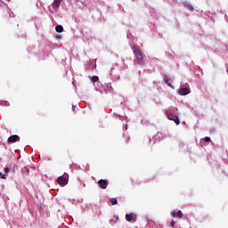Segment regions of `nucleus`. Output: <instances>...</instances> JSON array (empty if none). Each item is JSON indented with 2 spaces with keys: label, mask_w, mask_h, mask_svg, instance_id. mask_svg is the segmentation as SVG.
Returning a JSON list of instances; mask_svg holds the SVG:
<instances>
[{
  "label": "nucleus",
  "mask_w": 228,
  "mask_h": 228,
  "mask_svg": "<svg viewBox=\"0 0 228 228\" xmlns=\"http://www.w3.org/2000/svg\"><path fill=\"white\" fill-rule=\"evenodd\" d=\"M132 51L136 58L137 65H143V52H142V49L138 45H134L132 47Z\"/></svg>",
  "instance_id": "nucleus-1"
},
{
  "label": "nucleus",
  "mask_w": 228,
  "mask_h": 228,
  "mask_svg": "<svg viewBox=\"0 0 228 228\" xmlns=\"http://www.w3.org/2000/svg\"><path fill=\"white\" fill-rule=\"evenodd\" d=\"M166 115L168 120H173V122L175 123L176 126H179V124H181V121L179 120V117L168 112V110L166 111Z\"/></svg>",
  "instance_id": "nucleus-2"
},
{
  "label": "nucleus",
  "mask_w": 228,
  "mask_h": 228,
  "mask_svg": "<svg viewBox=\"0 0 228 228\" xmlns=\"http://www.w3.org/2000/svg\"><path fill=\"white\" fill-rule=\"evenodd\" d=\"M57 181H58V183L61 184V186H65L69 183V176L68 175L59 176Z\"/></svg>",
  "instance_id": "nucleus-3"
},
{
  "label": "nucleus",
  "mask_w": 228,
  "mask_h": 228,
  "mask_svg": "<svg viewBox=\"0 0 228 228\" xmlns=\"http://www.w3.org/2000/svg\"><path fill=\"white\" fill-rule=\"evenodd\" d=\"M109 184H110V182H108V180L101 179L98 181V186L102 188V190H106Z\"/></svg>",
  "instance_id": "nucleus-4"
},
{
  "label": "nucleus",
  "mask_w": 228,
  "mask_h": 228,
  "mask_svg": "<svg viewBox=\"0 0 228 228\" xmlns=\"http://www.w3.org/2000/svg\"><path fill=\"white\" fill-rule=\"evenodd\" d=\"M8 143H15L17 142H20V137L17 134L14 135H11L8 139H7Z\"/></svg>",
  "instance_id": "nucleus-5"
},
{
  "label": "nucleus",
  "mask_w": 228,
  "mask_h": 228,
  "mask_svg": "<svg viewBox=\"0 0 228 228\" xmlns=\"http://www.w3.org/2000/svg\"><path fill=\"white\" fill-rule=\"evenodd\" d=\"M178 94L180 95H188V94H190V88L182 87L181 89H179Z\"/></svg>",
  "instance_id": "nucleus-6"
},
{
  "label": "nucleus",
  "mask_w": 228,
  "mask_h": 228,
  "mask_svg": "<svg viewBox=\"0 0 228 228\" xmlns=\"http://www.w3.org/2000/svg\"><path fill=\"white\" fill-rule=\"evenodd\" d=\"M126 220L127 222H132L133 220H136V215L131 213V214H126Z\"/></svg>",
  "instance_id": "nucleus-7"
},
{
  "label": "nucleus",
  "mask_w": 228,
  "mask_h": 228,
  "mask_svg": "<svg viewBox=\"0 0 228 228\" xmlns=\"http://www.w3.org/2000/svg\"><path fill=\"white\" fill-rule=\"evenodd\" d=\"M60 4H61V0H54L53 3V8L54 10H58V8H60Z\"/></svg>",
  "instance_id": "nucleus-8"
},
{
  "label": "nucleus",
  "mask_w": 228,
  "mask_h": 228,
  "mask_svg": "<svg viewBox=\"0 0 228 228\" xmlns=\"http://www.w3.org/2000/svg\"><path fill=\"white\" fill-rule=\"evenodd\" d=\"M183 6H185V8L189 9L190 12H193V6L191 5V4H190L188 2H184Z\"/></svg>",
  "instance_id": "nucleus-9"
},
{
  "label": "nucleus",
  "mask_w": 228,
  "mask_h": 228,
  "mask_svg": "<svg viewBox=\"0 0 228 228\" xmlns=\"http://www.w3.org/2000/svg\"><path fill=\"white\" fill-rule=\"evenodd\" d=\"M55 31H56L57 33H63V26H61V25H57V26L55 27Z\"/></svg>",
  "instance_id": "nucleus-10"
},
{
  "label": "nucleus",
  "mask_w": 228,
  "mask_h": 228,
  "mask_svg": "<svg viewBox=\"0 0 228 228\" xmlns=\"http://www.w3.org/2000/svg\"><path fill=\"white\" fill-rule=\"evenodd\" d=\"M164 81L165 83H167V86H170L172 88V83H170V78H168V77H164Z\"/></svg>",
  "instance_id": "nucleus-11"
},
{
  "label": "nucleus",
  "mask_w": 228,
  "mask_h": 228,
  "mask_svg": "<svg viewBox=\"0 0 228 228\" xmlns=\"http://www.w3.org/2000/svg\"><path fill=\"white\" fill-rule=\"evenodd\" d=\"M91 81H92L93 83H97V81H99V77H97V76H93V77H91Z\"/></svg>",
  "instance_id": "nucleus-12"
},
{
  "label": "nucleus",
  "mask_w": 228,
  "mask_h": 228,
  "mask_svg": "<svg viewBox=\"0 0 228 228\" xmlns=\"http://www.w3.org/2000/svg\"><path fill=\"white\" fill-rule=\"evenodd\" d=\"M117 202H118L117 199H115V198L110 199V203L112 206L117 205Z\"/></svg>",
  "instance_id": "nucleus-13"
},
{
  "label": "nucleus",
  "mask_w": 228,
  "mask_h": 228,
  "mask_svg": "<svg viewBox=\"0 0 228 228\" xmlns=\"http://www.w3.org/2000/svg\"><path fill=\"white\" fill-rule=\"evenodd\" d=\"M176 216H178V218H183V212H182L181 210H179V211L177 212Z\"/></svg>",
  "instance_id": "nucleus-14"
},
{
  "label": "nucleus",
  "mask_w": 228,
  "mask_h": 228,
  "mask_svg": "<svg viewBox=\"0 0 228 228\" xmlns=\"http://www.w3.org/2000/svg\"><path fill=\"white\" fill-rule=\"evenodd\" d=\"M1 179H6V175H3V173H0Z\"/></svg>",
  "instance_id": "nucleus-15"
},
{
  "label": "nucleus",
  "mask_w": 228,
  "mask_h": 228,
  "mask_svg": "<svg viewBox=\"0 0 228 228\" xmlns=\"http://www.w3.org/2000/svg\"><path fill=\"white\" fill-rule=\"evenodd\" d=\"M4 172H5V174H8V172H10V168L9 167H4Z\"/></svg>",
  "instance_id": "nucleus-16"
},
{
  "label": "nucleus",
  "mask_w": 228,
  "mask_h": 228,
  "mask_svg": "<svg viewBox=\"0 0 228 228\" xmlns=\"http://www.w3.org/2000/svg\"><path fill=\"white\" fill-rule=\"evenodd\" d=\"M205 142H211V138H209V137H205Z\"/></svg>",
  "instance_id": "nucleus-17"
},
{
  "label": "nucleus",
  "mask_w": 228,
  "mask_h": 228,
  "mask_svg": "<svg viewBox=\"0 0 228 228\" xmlns=\"http://www.w3.org/2000/svg\"><path fill=\"white\" fill-rule=\"evenodd\" d=\"M174 225H175V221L171 222V227H174Z\"/></svg>",
  "instance_id": "nucleus-18"
},
{
  "label": "nucleus",
  "mask_w": 228,
  "mask_h": 228,
  "mask_svg": "<svg viewBox=\"0 0 228 228\" xmlns=\"http://www.w3.org/2000/svg\"><path fill=\"white\" fill-rule=\"evenodd\" d=\"M171 216H172L173 217H175V216H176L175 212H172V213H171Z\"/></svg>",
  "instance_id": "nucleus-19"
}]
</instances>
